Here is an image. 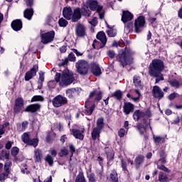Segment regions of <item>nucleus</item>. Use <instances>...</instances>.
<instances>
[{
  "label": "nucleus",
  "mask_w": 182,
  "mask_h": 182,
  "mask_svg": "<svg viewBox=\"0 0 182 182\" xmlns=\"http://www.w3.org/2000/svg\"><path fill=\"white\" fill-rule=\"evenodd\" d=\"M164 70V63L159 59H154L149 64V73L152 77H156L155 83H159L160 80H164L161 73Z\"/></svg>",
  "instance_id": "obj_1"
},
{
  "label": "nucleus",
  "mask_w": 182,
  "mask_h": 182,
  "mask_svg": "<svg viewBox=\"0 0 182 182\" xmlns=\"http://www.w3.org/2000/svg\"><path fill=\"white\" fill-rule=\"evenodd\" d=\"M100 100H102V92L95 90L90 92L87 100L85 102L83 113L87 116H90L95 110V102H100Z\"/></svg>",
  "instance_id": "obj_2"
},
{
  "label": "nucleus",
  "mask_w": 182,
  "mask_h": 182,
  "mask_svg": "<svg viewBox=\"0 0 182 182\" xmlns=\"http://www.w3.org/2000/svg\"><path fill=\"white\" fill-rule=\"evenodd\" d=\"M55 80L57 83H59L60 86H69V85L73 83L75 78L72 72L68 69H65L62 74L56 73Z\"/></svg>",
  "instance_id": "obj_3"
},
{
  "label": "nucleus",
  "mask_w": 182,
  "mask_h": 182,
  "mask_svg": "<svg viewBox=\"0 0 182 182\" xmlns=\"http://www.w3.org/2000/svg\"><path fill=\"white\" fill-rule=\"evenodd\" d=\"M63 15L65 19L72 21V22H77L82 18V13L80 8H75L72 11L70 7H65L63 10Z\"/></svg>",
  "instance_id": "obj_4"
},
{
  "label": "nucleus",
  "mask_w": 182,
  "mask_h": 182,
  "mask_svg": "<svg viewBox=\"0 0 182 182\" xmlns=\"http://www.w3.org/2000/svg\"><path fill=\"white\" fill-rule=\"evenodd\" d=\"M133 55L134 53L132 50L126 49L124 51H121L117 56L118 62L124 68L127 65H132L133 63Z\"/></svg>",
  "instance_id": "obj_5"
},
{
  "label": "nucleus",
  "mask_w": 182,
  "mask_h": 182,
  "mask_svg": "<svg viewBox=\"0 0 182 182\" xmlns=\"http://www.w3.org/2000/svg\"><path fill=\"white\" fill-rule=\"evenodd\" d=\"M134 16L132 13L129 11H123L122 16V21L125 24V32H132L133 29V23H127L130 22L132 19H133Z\"/></svg>",
  "instance_id": "obj_6"
},
{
  "label": "nucleus",
  "mask_w": 182,
  "mask_h": 182,
  "mask_svg": "<svg viewBox=\"0 0 182 182\" xmlns=\"http://www.w3.org/2000/svg\"><path fill=\"white\" fill-rule=\"evenodd\" d=\"M75 68L80 75H86L89 70V63L85 60H80L75 63Z\"/></svg>",
  "instance_id": "obj_7"
},
{
  "label": "nucleus",
  "mask_w": 182,
  "mask_h": 182,
  "mask_svg": "<svg viewBox=\"0 0 182 182\" xmlns=\"http://www.w3.org/2000/svg\"><path fill=\"white\" fill-rule=\"evenodd\" d=\"M87 9L90 11H96L97 12H102L103 6L99 4V2L96 0H87L85 5Z\"/></svg>",
  "instance_id": "obj_8"
},
{
  "label": "nucleus",
  "mask_w": 182,
  "mask_h": 182,
  "mask_svg": "<svg viewBox=\"0 0 182 182\" xmlns=\"http://www.w3.org/2000/svg\"><path fill=\"white\" fill-rule=\"evenodd\" d=\"M67 103L68 98L60 95L55 96L52 100V104L54 107H62V106H65Z\"/></svg>",
  "instance_id": "obj_9"
},
{
  "label": "nucleus",
  "mask_w": 182,
  "mask_h": 182,
  "mask_svg": "<svg viewBox=\"0 0 182 182\" xmlns=\"http://www.w3.org/2000/svg\"><path fill=\"white\" fill-rule=\"evenodd\" d=\"M41 42L44 45H46L48 43H50V42H53V39L55 38V31H51L45 33L41 34Z\"/></svg>",
  "instance_id": "obj_10"
},
{
  "label": "nucleus",
  "mask_w": 182,
  "mask_h": 182,
  "mask_svg": "<svg viewBox=\"0 0 182 182\" xmlns=\"http://www.w3.org/2000/svg\"><path fill=\"white\" fill-rule=\"evenodd\" d=\"M151 116V113L146 110L145 112L136 110L133 114V118L136 122H138L139 119H149Z\"/></svg>",
  "instance_id": "obj_11"
},
{
  "label": "nucleus",
  "mask_w": 182,
  "mask_h": 182,
  "mask_svg": "<svg viewBox=\"0 0 182 182\" xmlns=\"http://www.w3.org/2000/svg\"><path fill=\"white\" fill-rule=\"evenodd\" d=\"M146 23V20L144 16H139L135 20V32L136 33H140L143 28H144V24Z\"/></svg>",
  "instance_id": "obj_12"
},
{
  "label": "nucleus",
  "mask_w": 182,
  "mask_h": 182,
  "mask_svg": "<svg viewBox=\"0 0 182 182\" xmlns=\"http://www.w3.org/2000/svg\"><path fill=\"white\" fill-rule=\"evenodd\" d=\"M21 140L23 141V143L29 144L30 146H33V147H36L39 141L38 139H33L31 140L29 139V134L28 132L23 133V134L21 136Z\"/></svg>",
  "instance_id": "obj_13"
},
{
  "label": "nucleus",
  "mask_w": 182,
  "mask_h": 182,
  "mask_svg": "<svg viewBox=\"0 0 182 182\" xmlns=\"http://www.w3.org/2000/svg\"><path fill=\"white\" fill-rule=\"evenodd\" d=\"M75 33L78 38H85L86 36V26L80 23L77 24Z\"/></svg>",
  "instance_id": "obj_14"
},
{
  "label": "nucleus",
  "mask_w": 182,
  "mask_h": 182,
  "mask_svg": "<svg viewBox=\"0 0 182 182\" xmlns=\"http://www.w3.org/2000/svg\"><path fill=\"white\" fill-rule=\"evenodd\" d=\"M38 69H39L38 65H34L29 71L26 73L25 80L28 82V80H31V79H32L33 77H35V75L38 72Z\"/></svg>",
  "instance_id": "obj_15"
},
{
  "label": "nucleus",
  "mask_w": 182,
  "mask_h": 182,
  "mask_svg": "<svg viewBox=\"0 0 182 182\" xmlns=\"http://www.w3.org/2000/svg\"><path fill=\"white\" fill-rule=\"evenodd\" d=\"M70 132L71 134H73L75 139H78V140H83V139H85V136L83 135V133H85V129H70Z\"/></svg>",
  "instance_id": "obj_16"
},
{
  "label": "nucleus",
  "mask_w": 182,
  "mask_h": 182,
  "mask_svg": "<svg viewBox=\"0 0 182 182\" xmlns=\"http://www.w3.org/2000/svg\"><path fill=\"white\" fill-rule=\"evenodd\" d=\"M152 95L156 99H161L164 96V92H163L160 87L155 85L152 89Z\"/></svg>",
  "instance_id": "obj_17"
},
{
  "label": "nucleus",
  "mask_w": 182,
  "mask_h": 182,
  "mask_svg": "<svg viewBox=\"0 0 182 182\" xmlns=\"http://www.w3.org/2000/svg\"><path fill=\"white\" fill-rule=\"evenodd\" d=\"M11 166H12V163L9 159H7L4 165V170L6 172L0 174V181H4V180H5V177H8L9 167H11Z\"/></svg>",
  "instance_id": "obj_18"
},
{
  "label": "nucleus",
  "mask_w": 182,
  "mask_h": 182,
  "mask_svg": "<svg viewBox=\"0 0 182 182\" xmlns=\"http://www.w3.org/2000/svg\"><path fill=\"white\" fill-rule=\"evenodd\" d=\"M145 127L143 126L141 124H138L136 125V129L138 132H139L141 136H143L144 133H146V130L149 129V126H150V122L149 121H145L144 122Z\"/></svg>",
  "instance_id": "obj_19"
},
{
  "label": "nucleus",
  "mask_w": 182,
  "mask_h": 182,
  "mask_svg": "<svg viewBox=\"0 0 182 182\" xmlns=\"http://www.w3.org/2000/svg\"><path fill=\"white\" fill-rule=\"evenodd\" d=\"M97 39L101 42L100 48H103L107 42V38H106V33L103 31H100L97 34Z\"/></svg>",
  "instance_id": "obj_20"
},
{
  "label": "nucleus",
  "mask_w": 182,
  "mask_h": 182,
  "mask_svg": "<svg viewBox=\"0 0 182 182\" xmlns=\"http://www.w3.org/2000/svg\"><path fill=\"white\" fill-rule=\"evenodd\" d=\"M123 109L125 114H130L134 110V105L130 102H124Z\"/></svg>",
  "instance_id": "obj_21"
},
{
  "label": "nucleus",
  "mask_w": 182,
  "mask_h": 182,
  "mask_svg": "<svg viewBox=\"0 0 182 182\" xmlns=\"http://www.w3.org/2000/svg\"><path fill=\"white\" fill-rule=\"evenodd\" d=\"M11 28L16 31H21V29H22V21L20 19L13 21Z\"/></svg>",
  "instance_id": "obj_22"
},
{
  "label": "nucleus",
  "mask_w": 182,
  "mask_h": 182,
  "mask_svg": "<svg viewBox=\"0 0 182 182\" xmlns=\"http://www.w3.org/2000/svg\"><path fill=\"white\" fill-rule=\"evenodd\" d=\"M92 68V73L95 76H100L102 75V70L100 69V67H99V65L93 63L91 64Z\"/></svg>",
  "instance_id": "obj_23"
},
{
  "label": "nucleus",
  "mask_w": 182,
  "mask_h": 182,
  "mask_svg": "<svg viewBox=\"0 0 182 182\" xmlns=\"http://www.w3.org/2000/svg\"><path fill=\"white\" fill-rule=\"evenodd\" d=\"M41 109V105L39 104H34L28 105L26 109L25 112H31V113H35V112H38Z\"/></svg>",
  "instance_id": "obj_24"
},
{
  "label": "nucleus",
  "mask_w": 182,
  "mask_h": 182,
  "mask_svg": "<svg viewBox=\"0 0 182 182\" xmlns=\"http://www.w3.org/2000/svg\"><path fill=\"white\" fill-rule=\"evenodd\" d=\"M133 83L136 87L142 89L143 85H141V78L139 75H134L133 77Z\"/></svg>",
  "instance_id": "obj_25"
},
{
  "label": "nucleus",
  "mask_w": 182,
  "mask_h": 182,
  "mask_svg": "<svg viewBox=\"0 0 182 182\" xmlns=\"http://www.w3.org/2000/svg\"><path fill=\"white\" fill-rule=\"evenodd\" d=\"M42 151L39 149H36L34 151V159L36 163H39L42 160Z\"/></svg>",
  "instance_id": "obj_26"
},
{
  "label": "nucleus",
  "mask_w": 182,
  "mask_h": 182,
  "mask_svg": "<svg viewBox=\"0 0 182 182\" xmlns=\"http://www.w3.org/2000/svg\"><path fill=\"white\" fill-rule=\"evenodd\" d=\"M108 150H109V148H105L107 159L108 160L107 164H109L110 161H113L114 159V153H113V151L109 150V151H107Z\"/></svg>",
  "instance_id": "obj_27"
},
{
  "label": "nucleus",
  "mask_w": 182,
  "mask_h": 182,
  "mask_svg": "<svg viewBox=\"0 0 182 182\" xmlns=\"http://www.w3.org/2000/svg\"><path fill=\"white\" fill-rule=\"evenodd\" d=\"M32 16H33V9H27L24 11V18L31 21L32 19Z\"/></svg>",
  "instance_id": "obj_28"
},
{
  "label": "nucleus",
  "mask_w": 182,
  "mask_h": 182,
  "mask_svg": "<svg viewBox=\"0 0 182 182\" xmlns=\"http://www.w3.org/2000/svg\"><path fill=\"white\" fill-rule=\"evenodd\" d=\"M100 129H97V128H94L91 133L92 140H96V139H99L100 137Z\"/></svg>",
  "instance_id": "obj_29"
},
{
  "label": "nucleus",
  "mask_w": 182,
  "mask_h": 182,
  "mask_svg": "<svg viewBox=\"0 0 182 182\" xmlns=\"http://www.w3.org/2000/svg\"><path fill=\"white\" fill-rule=\"evenodd\" d=\"M153 139L156 144H161L165 141L164 137L160 136L154 135Z\"/></svg>",
  "instance_id": "obj_30"
},
{
  "label": "nucleus",
  "mask_w": 182,
  "mask_h": 182,
  "mask_svg": "<svg viewBox=\"0 0 182 182\" xmlns=\"http://www.w3.org/2000/svg\"><path fill=\"white\" fill-rule=\"evenodd\" d=\"M143 161H144V156L139 155L138 156L136 157L135 159V166L136 167V168H139V167H140V164H141V163H143Z\"/></svg>",
  "instance_id": "obj_31"
},
{
  "label": "nucleus",
  "mask_w": 182,
  "mask_h": 182,
  "mask_svg": "<svg viewBox=\"0 0 182 182\" xmlns=\"http://www.w3.org/2000/svg\"><path fill=\"white\" fill-rule=\"evenodd\" d=\"M166 157H167L166 152H164V151H161L160 152V159L159 160V163H161V164H166V163L167 162Z\"/></svg>",
  "instance_id": "obj_32"
},
{
  "label": "nucleus",
  "mask_w": 182,
  "mask_h": 182,
  "mask_svg": "<svg viewBox=\"0 0 182 182\" xmlns=\"http://www.w3.org/2000/svg\"><path fill=\"white\" fill-rule=\"evenodd\" d=\"M159 181L160 182L168 181V178L167 177V174H166V173H164V172H159Z\"/></svg>",
  "instance_id": "obj_33"
},
{
  "label": "nucleus",
  "mask_w": 182,
  "mask_h": 182,
  "mask_svg": "<svg viewBox=\"0 0 182 182\" xmlns=\"http://www.w3.org/2000/svg\"><path fill=\"white\" fill-rule=\"evenodd\" d=\"M105 126L104 119L103 118H99L97 121V127L95 129H97L98 130H102L103 127Z\"/></svg>",
  "instance_id": "obj_34"
},
{
  "label": "nucleus",
  "mask_w": 182,
  "mask_h": 182,
  "mask_svg": "<svg viewBox=\"0 0 182 182\" xmlns=\"http://www.w3.org/2000/svg\"><path fill=\"white\" fill-rule=\"evenodd\" d=\"M26 127H28V122L26 121L23 122L21 125V124H17L18 132H25V130H26Z\"/></svg>",
  "instance_id": "obj_35"
},
{
  "label": "nucleus",
  "mask_w": 182,
  "mask_h": 182,
  "mask_svg": "<svg viewBox=\"0 0 182 182\" xmlns=\"http://www.w3.org/2000/svg\"><path fill=\"white\" fill-rule=\"evenodd\" d=\"M168 82L171 86H172V87H176V89H178V87H181L182 85V82H178L177 80H173Z\"/></svg>",
  "instance_id": "obj_36"
},
{
  "label": "nucleus",
  "mask_w": 182,
  "mask_h": 182,
  "mask_svg": "<svg viewBox=\"0 0 182 182\" xmlns=\"http://www.w3.org/2000/svg\"><path fill=\"white\" fill-rule=\"evenodd\" d=\"M122 96H123V93L120 90H117L112 94V97H114L117 100H120Z\"/></svg>",
  "instance_id": "obj_37"
},
{
  "label": "nucleus",
  "mask_w": 182,
  "mask_h": 182,
  "mask_svg": "<svg viewBox=\"0 0 182 182\" xmlns=\"http://www.w3.org/2000/svg\"><path fill=\"white\" fill-rule=\"evenodd\" d=\"M110 178L112 182H119V178H117V172L116 171H112L110 173Z\"/></svg>",
  "instance_id": "obj_38"
},
{
  "label": "nucleus",
  "mask_w": 182,
  "mask_h": 182,
  "mask_svg": "<svg viewBox=\"0 0 182 182\" xmlns=\"http://www.w3.org/2000/svg\"><path fill=\"white\" fill-rule=\"evenodd\" d=\"M45 99L42 97V95H35L32 97L31 102H43Z\"/></svg>",
  "instance_id": "obj_39"
},
{
  "label": "nucleus",
  "mask_w": 182,
  "mask_h": 182,
  "mask_svg": "<svg viewBox=\"0 0 182 182\" xmlns=\"http://www.w3.org/2000/svg\"><path fill=\"white\" fill-rule=\"evenodd\" d=\"M121 167L124 173H129L127 170V162L124 159L121 160Z\"/></svg>",
  "instance_id": "obj_40"
},
{
  "label": "nucleus",
  "mask_w": 182,
  "mask_h": 182,
  "mask_svg": "<svg viewBox=\"0 0 182 182\" xmlns=\"http://www.w3.org/2000/svg\"><path fill=\"white\" fill-rule=\"evenodd\" d=\"M75 182H86V179L85 178L83 173H80L77 176Z\"/></svg>",
  "instance_id": "obj_41"
},
{
  "label": "nucleus",
  "mask_w": 182,
  "mask_h": 182,
  "mask_svg": "<svg viewBox=\"0 0 182 182\" xmlns=\"http://www.w3.org/2000/svg\"><path fill=\"white\" fill-rule=\"evenodd\" d=\"M107 33L110 38H114V36H116L117 34V32L114 29H109L107 31Z\"/></svg>",
  "instance_id": "obj_42"
},
{
  "label": "nucleus",
  "mask_w": 182,
  "mask_h": 182,
  "mask_svg": "<svg viewBox=\"0 0 182 182\" xmlns=\"http://www.w3.org/2000/svg\"><path fill=\"white\" fill-rule=\"evenodd\" d=\"M75 92H76V89H69L66 91V95L70 99H72V97H73V93H75Z\"/></svg>",
  "instance_id": "obj_43"
},
{
  "label": "nucleus",
  "mask_w": 182,
  "mask_h": 182,
  "mask_svg": "<svg viewBox=\"0 0 182 182\" xmlns=\"http://www.w3.org/2000/svg\"><path fill=\"white\" fill-rule=\"evenodd\" d=\"M58 24L60 26L65 28L68 26V21H66L65 18H62L58 21Z\"/></svg>",
  "instance_id": "obj_44"
},
{
  "label": "nucleus",
  "mask_w": 182,
  "mask_h": 182,
  "mask_svg": "<svg viewBox=\"0 0 182 182\" xmlns=\"http://www.w3.org/2000/svg\"><path fill=\"white\" fill-rule=\"evenodd\" d=\"M127 129H124L123 128H121L119 131H118V136L119 137H124V136H126V134H127Z\"/></svg>",
  "instance_id": "obj_45"
},
{
  "label": "nucleus",
  "mask_w": 182,
  "mask_h": 182,
  "mask_svg": "<svg viewBox=\"0 0 182 182\" xmlns=\"http://www.w3.org/2000/svg\"><path fill=\"white\" fill-rule=\"evenodd\" d=\"M16 106H19L20 107H23V100L21 97H18L15 101Z\"/></svg>",
  "instance_id": "obj_46"
},
{
  "label": "nucleus",
  "mask_w": 182,
  "mask_h": 182,
  "mask_svg": "<svg viewBox=\"0 0 182 182\" xmlns=\"http://www.w3.org/2000/svg\"><path fill=\"white\" fill-rule=\"evenodd\" d=\"M82 15H84V16H87V18H89V16L92 15V11H90V10L87 9H86L85 8H82Z\"/></svg>",
  "instance_id": "obj_47"
},
{
  "label": "nucleus",
  "mask_w": 182,
  "mask_h": 182,
  "mask_svg": "<svg viewBox=\"0 0 182 182\" xmlns=\"http://www.w3.org/2000/svg\"><path fill=\"white\" fill-rule=\"evenodd\" d=\"M69 154V151L66 148H63L60 150L59 153L60 157H63V156H68Z\"/></svg>",
  "instance_id": "obj_48"
},
{
  "label": "nucleus",
  "mask_w": 182,
  "mask_h": 182,
  "mask_svg": "<svg viewBox=\"0 0 182 182\" xmlns=\"http://www.w3.org/2000/svg\"><path fill=\"white\" fill-rule=\"evenodd\" d=\"M45 160L48 163L49 166H53V158L50 155H47Z\"/></svg>",
  "instance_id": "obj_49"
},
{
  "label": "nucleus",
  "mask_w": 182,
  "mask_h": 182,
  "mask_svg": "<svg viewBox=\"0 0 182 182\" xmlns=\"http://www.w3.org/2000/svg\"><path fill=\"white\" fill-rule=\"evenodd\" d=\"M135 93H136V95H138V97H131L132 100H133L135 102H139L140 101V91H139V90H135Z\"/></svg>",
  "instance_id": "obj_50"
},
{
  "label": "nucleus",
  "mask_w": 182,
  "mask_h": 182,
  "mask_svg": "<svg viewBox=\"0 0 182 182\" xmlns=\"http://www.w3.org/2000/svg\"><path fill=\"white\" fill-rule=\"evenodd\" d=\"M18 153H19V148L14 146L11 149V154L14 157L18 156Z\"/></svg>",
  "instance_id": "obj_51"
},
{
  "label": "nucleus",
  "mask_w": 182,
  "mask_h": 182,
  "mask_svg": "<svg viewBox=\"0 0 182 182\" xmlns=\"http://www.w3.org/2000/svg\"><path fill=\"white\" fill-rule=\"evenodd\" d=\"M107 55L109 56V58H110V59H113V58L116 56V53H114V50H109L107 52Z\"/></svg>",
  "instance_id": "obj_52"
},
{
  "label": "nucleus",
  "mask_w": 182,
  "mask_h": 182,
  "mask_svg": "<svg viewBox=\"0 0 182 182\" xmlns=\"http://www.w3.org/2000/svg\"><path fill=\"white\" fill-rule=\"evenodd\" d=\"M69 149H70V153L71 154L70 157H73V153H75V151H76V148H75V146H73V144H70Z\"/></svg>",
  "instance_id": "obj_53"
},
{
  "label": "nucleus",
  "mask_w": 182,
  "mask_h": 182,
  "mask_svg": "<svg viewBox=\"0 0 182 182\" xmlns=\"http://www.w3.org/2000/svg\"><path fill=\"white\" fill-rule=\"evenodd\" d=\"M68 60L70 62H75L76 60V56H75V54L73 53H70L68 55Z\"/></svg>",
  "instance_id": "obj_54"
},
{
  "label": "nucleus",
  "mask_w": 182,
  "mask_h": 182,
  "mask_svg": "<svg viewBox=\"0 0 182 182\" xmlns=\"http://www.w3.org/2000/svg\"><path fill=\"white\" fill-rule=\"evenodd\" d=\"M157 168L162 170V171H166V173H168V168L164 165H158Z\"/></svg>",
  "instance_id": "obj_55"
},
{
  "label": "nucleus",
  "mask_w": 182,
  "mask_h": 182,
  "mask_svg": "<svg viewBox=\"0 0 182 182\" xmlns=\"http://www.w3.org/2000/svg\"><path fill=\"white\" fill-rule=\"evenodd\" d=\"M89 23H90V25L92 26H96L97 25V18H93L92 21H89Z\"/></svg>",
  "instance_id": "obj_56"
},
{
  "label": "nucleus",
  "mask_w": 182,
  "mask_h": 182,
  "mask_svg": "<svg viewBox=\"0 0 182 182\" xmlns=\"http://www.w3.org/2000/svg\"><path fill=\"white\" fill-rule=\"evenodd\" d=\"M43 80H45V76L43 74V72H40L39 73V83H42L43 82Z\"/></svg>",
  "instance_id": "obj_57"
},
{
  "label": "nucleus",
  "mask_w": 182,
  "mask_h": 182,
  "mask_svg": "<svg viewBox=\"0 0 182 182\" xmlns=\"http://www.w3.org/2000/svg\"><path fill=\"white\" fill-rule=\"evenodd\" d=\"M88 178L90 182H96V179L95 178V173H90L88 175Z\"/></svg>",
  "instance_id": "obj_58"
},
{
  "label": "nucleus",
  "mask_w": 182,
  "mask_h": 182,
  "mask_svg": "<svg viewBox=\"0 0 182 182\" xmlns=\"http://www.w3.org/2000/svg\"><path fill=\"white\" fill-rule=\"evenodd\" d=\"M14 110V113L17 114L18 113H20L21 110H22V107H19L15 105Z\"/></svg>",
  "instance_id": "obj_59"
},
{
  "label": "nucleus",
  "mask_w": 182,
  "mask_h": 182,
  "mask_svg": "<svg viewBox=\"0 0 182 182\" xmlns=\"http://www.w3.org/2000/svg\"><path fill=\"white\" fill-rule=\"evenodd\" d=\"M177 96H178V94L176 92H173V93H171V95H169L168 99H169V100H174V99H176V97H177Z\"/></svg>",
  "instance_id": "obj_60"
},
{
  "label": "nucleus",
  "mask_w": 182,
  "mask_h": 182,
  "mask_svg": "<svg viewBox=\"0 0 182 182\" xmlns=\"http://www.w3.org/2000/svg\"><path fill=\"white\" fill-rule=\"evenodd\" d=\"M73 52L75 53L76 56H82V55H83V53L79 52L77 49H73Z\"/></svg>",
  "instance_id": "obj_61"
},
{
  "label": "nucleus",
  "mask_w": 182,
  "mask_h": 182,
  "mask_svg": "<svg viewBox=\"0 0 182 182\" xmlns=\"http://www.w3.org/2000/svg\"><path fill=\"white\" fill-rule=\"evenodd\" d=\"M27 6H32L33 5V0H26Z\"/></svg>",
  "instance_id": "obj_62"
},
{
  "label": "nucleus",
  "mask_w": 182,
  "mask_h": 182,
  "mask_svg": "<svg viewBox=\"0 0 182 182\" xmlns=\"http://www.w3.org/2000/svg\"><path fill=\"white\" fill-rule=\"evenodd\" d=\"M11 147H12V141H8V143L6 144V149L9 150Z\"/></svg>",
  "instance_id": "obj_63"
},
{
  "label": "nucleus",
  "mask_w": 182,
  "mask_h": 182,
  "mask_svg": "<svg viewBox=\"0 0 182 182\" xmlns=\"http://www.w3.org/2000/svg\"><path fill=\"white\" fill-rule=\"evenodd\" d=\"M178 16L180 19H182V7L178 11Z\"/></svg>",
  "instance_id": "obj_64"
}]
</instances>
